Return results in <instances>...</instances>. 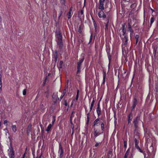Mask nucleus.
<instances>
[{
	"label": "nucleus",
	"mask_w": 158,
	"mask_h": 158,
	"mask_svg": "<svg viewBox=\"0 0 158 158\" xmlns=\"http://www.w3.org/2000/svg\"><path fill=\"white\" fill-rule=\"evenodd\" d=\"M100 119H101L100 118H97L94 121L96 122H99L100 121Z\"/></svg>",
	"instance_id": "864d4df0"
},
{
	"label": "nucleus",
	"mask_w": 158,
	"mask_h": 158,
	"mask_svg": "<svg viewBox=\"0 0 158 158\" xmlns=\"http://www.w3.org/2000/svg\"><path fill=\"white\" fill-rule=\"evenodd\" d=\"M70 123H71V125L73 124V123L72 122V121L71 118V119H70Z\"/></svg>",
	"instance_id": "69168bd1"
},
{
	"label": "nucleus",
	"mask_w": 158,
	"mask_h": 158,
	"mask_svg": "<svg viewBox=\"0 0 158 158\" xmlns=\"http://www.w3.org/2000/svg\"><path fill=\"white\" fill-rule=\"evenodd\" d=\"M94 102H95V100H94V98H93V101H92V102H91V104L90 111H91V110H92V109H93V107L94 106Z\"/></svg>",
	"instance_id": "5701e85b"
},
{
	"label": "nucleus",
	"mask_w": 158,
	"mask_h": 158,
	"mask_svg": "<svg viewBox=\"0 0 158 158\" xmlns=\"http://www.w3.org/2000/svg\"><path fill=\"white\" fill-rule=\"evenodd\" d=\"M26 153V152H25V153H24V154L23 155L22 158H25V154Z\"/></svg>",
	"instance_id": "680f3d73"
},
{
	"label": "nucleus",
	"mask_w": 158,
	"mask_h": 158,
	"mask_svg": "<svg viewBox=\"0 0 158 158\" xmlns=\"http://www.w3.org/2000/svg\"><path fill=\"white\" fill-rule=\"evenodd\" d=\"M133 158V155L132 154H131V155L129 158Z\"/></svg>",
	"instance_id": "13d9d810"
},
{
	"label": "nucleus",
	"mask_w": 158,
	"mask_h": 158,
	"mask_svg": "<svg viewBox=\"0 0 158 158\" xmlns=\"http://www.w3.org/2000/svg\"><path fill=\"white\" fill-rule=\"evenodd\" d=\"M132 115L131 113H130L128 116V124H129L130 123H131L132 119V117L131 118V116Z\"/></svg>",
	"instance_id": "aec40b11"
},
{
	"label": "nucleus",
	"mask_w": 158,
	"mask_h": 158,
	"mask_svg": "<svg viewBox=\"0 0 158 158\" xmlns=\"http://www.w3.org/2000/svg\"><path fill=\"white\" fill-rule=\"evenodd\" d=\"M63 104L64 105L66 106H67V102L66 100H64Z\"/></svg>",
	"instance_id": "a19ab883"
},
{
	"label": "nucleus",
	"mask_w": 158,
	"mask_h": 158,
	"mask_svg": "<svg viewBox=\"0 0 158 158\" xmlns=\"http://www.w3.org/2000/svg\"><path fill=\"white\" fill-rule=\"evenodd\" d=\"M93 23L95 28L96 29V28L97 27V24L94 20L93 21Z\"/></svg>",
	"instance_id": "a18cd8bd"
},
{
	"label": "nucleus",
	"mask_w": 158,
	"mask_h": 158,
	"mask_svg": "<svg viewBox=\"0 0 158 158\" xmlns=\"http://www.w3.org/2000/svg\"><path fill=\"white\" fill-rule=\"evenodd\" d=\"M140 152L143 153L144 156L145 157L146 155V154L145 153V152L144 151H142L139 148V146H137V147H135Z\"/></svg>",
	"instance_id": "f3484780"
},
{
	"label": "nucleus",
	"mask_w": 158,
	"mask_h": 158,
	"mask_svg": "<svg viewBox=\"0 0 158 158\" xmlns=\"http://www.w3.org/2000/svg\"><path fill=\"white\" fill-rule=\"evenodd\" d=\"M72 10H73V7L71 6L69 9V12H70L71 13V12L72 11Z\"/></svg>",
	"instance_id": "4d7b16f0"
},
{
	"label": "nucleus",
	"mask_w": 158,
	"mask_h": 158,
	"mask_svg": "<svg viewBox=\"0 0 158 158\" xmlns=\"http://www.w3.org/2000/svg\"><path fill=\"white\" fill-rule=\"evenodd\" d=\"M52 117H53V118H52V125H53L55 123V121L56 116L53 115Z\"/></svg>",
	"instance_id": "c9c22d12"
},
{
	"label": "nucleus",
	"mask_w": 158,
	"mask_h": 158,
	"mask_svg": "<svg viewBox=\"0 0 158 158\" xmlns=\"http://www.w3.org/2000/svg\"><path fill=\"white\" fill-rule=\"evenodd\" d=\"M63 61L60 60V63L59 64V65L58 67L59 69L60 70V69H61L62 68V65L63 64Z\"/></svg>",
	"instance_id": "393cba45"
},
{
	"label": "nucleus",
	"mask_w": 158,
	"mask_h": 158,
	"mask_svg": "<svg viewBox=\"0 0 158 158\" xmlns=\"http://www.w3.org/2000/svg\"><path fill=\"white\" fill-rule=\"evenodd\" d=\"M89 120V114H87V123H88Z\"/></svg>",
	"instance_id": "de8ad7c7"
},
{
	"label": "nucleus",
	"mask_w": 158,
	"mask_h": 158,
	"mask_svg": "<svg viewBox=\"0 0 158 158\" xmlns=\"http://www.w3.org/2000/svg\"><path fill=\"white\" fill-rule=\"evenodd\" d=\"M66 92V89L65 88L63 90V95L64 96Z\"/></svg>",
	"instance_id": "37998d69"
},
{
	"label": "nucleus",
	"mask_w": 158,
	"mask_h": 158,
	"mask_svg": "<svg viewBox=\"0 0 158 158\" xmlns=\"http://www.w3.org/2000/svg\"><path fill=\"white\" fill-rule=\"evenodd\" d=\"M108 23H106V24L105 27H106V28H107L108 27Z\"/></svg>",
	"instance_id": "338daca9"
},
{
	"label": "nucleus",
	"mask_w": 158,
	"mask_h": 158,
	"mask_svg": "<svg viewBox=\"0 0 158 158\" xmlns=\"http://www.w3.org/2000/svg\"><path fill=\"white\" fill-rule=\"evenodd\" d=\"M129 149H128L127 150V152L125 153V156H124V158H127V156H128V155L129 154Z\"/></svg>",
	"instance_id": "7c9ffc66"
},
{
	"label": "nucleus",
	"mask_w": 158,
	"mask_h": 158,
	"mask_svg": "<svg viewBox=\"0 0 158 158\" xmlns=\"http://www.w3.org/2000/svg\"><path fill=\"white\" fill-rule=\"evenodd\" d=\"M52 126V124H50L48 126L47 129H46V131H47L48 132L50 131L51 128Z\"/></svg>",
	"instance_id": "cd10ccee"
},
{
	"label": "nucleus",
	"mask_w": 158,
	"mask_h": 158,
	"mask_svg": "<svg viewBox=\"0 0 158 158\" xmlns=\"http://www.w3.org/2000/svg\"><path fill=\"white\" fill-rule=\"evenodd\" d=\"M78 31L80 33H81V27L80 26L79 27Z\"/></svg>",
	"instance_id": "603ef678"
},
{
	"label": "nucleus",
	"mask_w": 158,
	"mask_h": 158,
	"mask_svg": "<svg viewBox=\"0 0 158 158\" xmlns=\"http://www.w3.org/2000/svg\"><path fill=\"white\" fill-rule=\"evenodd\" d=\"M46 79H45V80L43 82V84L44 85L45 84L46 82Z\"/></svg>",
	"instance_id": "052dcab7"
},
{
	"label": "nucleus",
	"mask_w": 158,
	"mask_h": 158,
	"mask_svg": "<svg viewBox=\"0 0 158 158\" xmlns=\"http://www.w3.org/2000/svg\"><path fill=\"white\" fill-rule=\"evenodd\" d=\"M125 23L122 25V27L119 30L120 31L121 30H122V31L126 30V29H125Z\"/></svg>",
	"instance_id": "4be33fe9"
},
{
	"label": "nucleus",
	"mask_w": 158,
	"mask_h": 158,
	"mask_svg": "<svg viewBox=\"0 0 158 158\" xmlns=\"http://www.w3.org/2000/svg\"><path fill=\"white\" fill-rule=\"evenodd\" d=\"M92 35L91 34L90 36V38L89 39V44H90L91 43L92 44L94 43V41H93L92 42Z\"/></svg>",
	"instance_id": "e433bc0d"
},
{
	"label": "nucleus",
	"mask_w": 158,
	"mask_h": 158,
	"mask_svg": "<svg viewBox=\"0 0 158 158\" xmlns=\"http://www.w3.org/2000/svg\"><path fill=\"white\" fill-rule=\"evenodd\" d=\"M55 34L56 37V38L57 44L58 46L60 51H61L63 48V43L62 34L59 29L58 28L56 30Z\"/></svg>",
	"instance_id": "f257e3e1"
},
{
	"label": "nucleus",
	"mask_w": 158,
	"mask_h": 158,
	"mask_svg": "<svg viewBox=\"0 0 158 158\" xmlns=\"http://www.w3.org/2000/svg\"><path fill=\"white\" fill-rule=\"evenodd\" d=\"M83 11H84V10L83 9H81V11H80V14L79 13V15H80V14L81 15L80 16V17H82V16H81V15H83V17H84V15H83V14H84V13H83Z\"/></svg>",
	"instance_id": "f704fd0d"
},
{
	"label": "nucleus",
	"mask_w": 158,
	"mask_h": 158,
	"mask_svg": "<svg viewBox=\"0 0 158 158\" xmlns=\"http://www.w3.org/2000/svg\"><path fill=\"white\" fill-rule=\"evenodd\" d=\"M78 98H79V95L77 94L76 96V99L77 100H78Z\"/></svg>",
	"instance_id": "6e6d98bb"
},
{
	"label": "nucleus",
	"mask_w": 158,
	"mask_h": 158,
	"mask_svg": "<svg viewBox=\"0 0 158 158\" xmlns=\"http://www.w3.org/2000/svg\"><path fill=\"white\" fill-rule=\"evenodd\" d=\"M127 141H126V140H124V148H125V149H126L127 148Z\"/></svg>",
	"instance_id": "58836bf2"
},
{
	"label": "nucleus",
	"mask_w": 158,
	"mask_h": 158,
	"mask_svg": "<svg viewBox=\"0 0 158 158\" xmlns=\"http://www.w3.org/2000/svg\"><path fill=\"white\" fill-rule=\"evenodd\" d=\"M94 137L95 138L97 136L100 135V134H102V133H100V129H99L97 128L96 129L94 127Z\"/></svg>",
	"instance_id": "0eeeda50"
},
{
	"label": "nucleus",
	"mask_w": 158,
	"mask_h": 158,
	"mask_svg": "<svg viewBox=\"0 0 158 158\" xmlns=\"http://www.w3.org/2000/svg\"><path fill=\"white\" fill-rule=\"evenodd\" d=\"M54 61H55V64L56 63V62L57 59L58 58V52L56 50H55L54 51Z\"/></svg>",
	"instance_id": "ddd939ff"
},
{
	"label": "nucleus",
	"mask_w": 158,
	"mask_h": 158,
	"mask_svg": "<svg viewBox=\"0 0 158 158\" xmlns=\"http://www.w3.org/2000/svg\"><path fill=\"white\" fill-rule=\"evenodd\" d=\"M138 101L137 99L135 97L132 101V106L131 108V111H132L134 110L136 107V106L138 104Z\"/></svg>",
	"instance_id": "20e7f679"
},
{
	"label": "nucleus",
	"mask_w": 158,
	"mask_h": 158,
	"mask_svg": "<svg viewBox=\"0 0 158 158\" xmlns=\"http://www.w3.org/2000/svg\"><path fill=\"white\" fill-rule=\"evenodd\" d=\"M52 98H53V101L54 103H56V102L58 96L57 94L54 93L52 95Z\"/></svg>",
	"instance_id": "9b49d317"
},
{
	"label": "nucleus",
	"mask_w": 158,
	"mask_h": 158,
	"mask_svg": "<svg viewBox=\"0 0 158 158\" xmlns=\"http://www.w3.org/2000/svg\"><path fill=\"white\" fill-rule=\"evenodd\" d=\"M97 108H100L99 102L98 104Z\"/></svg>",
	"instance_id": "0e129e2a"
},
{
	"label": "nucleus",
	"mask_w": 158,
	"mask_h": 158,
	"mask_svg": "<svg viewBox=\"0 0 158 158\" xmlns=\"http://www.w3.org/2000/svg\"><path fill=\"white\" fill-rule=\"evenodd\" d=\"M96 111L98 117L101 114V110L100 108H97Z\"/></svg>",
	"instance_id": "dca6fc26"
},
{
	"label": "nucleus",
	"mask_w": 158,
	"mask_h": 158,
	"mask_svg": "<svg viewBox=\"0 0 158 158\" xmlns=\"http://www.w3.org/2000/svg\"><path fill=\"white\" fill-rule=\"evenodd\" d=\"M79 91L78 89H77V94H78L79 95Z\"/></svg>",
	"instance_id": "774afa93"
},
{
	"label": "nucleus",
	"mask_w": 158,
	"mask_h": 158,
	"mask_svg": "<svg viewBox=\"0 0 158 158\" xmlns=\"http://www.w3.org/2000/svg\"><path fill=\"white\" fill-rule=\"evenodd\" d=\"M75 112L74 111H72V114H71V118H72V117H73V116H74L73 114L75 113Z\"/></svg>",
	"instance_id": "49530a36"
},
{
	"label": "nucleus",
	"mask_w": 158,
	"mask_h": 158,
	"mask_svg": "<svg viewBox=\"0 0 158 158\" xmlns=\"http://www.w3.org/2000/svg\"><path fill=\"white\" fill-rule=\"evenodd\" d=\"M134 140L135 142V147H136L138 146V144L139 143V141H138L136 138H135L134 139Z\"/></svg>",
	"instance_id": "c756f323"
},
{
	"label": "nucleus",
	"mask_w": 158,
	"mask_h": 158,
	"mask_svg": "<svg viewBox=\"0 0 158 158\" xmlns=\"http://www.w3.org/2000/svg\"><path fill=\"white\" fill-rule=\"evenodd\" d=\"M31 130V125H29L27 127V132H30Z\"/></svg>",
	"instance_id": "b1692460"
},
{
	"label": "nucleus",
	"mask_w": 158,
	"mask_h": 158,
	"mask_svg": "<svg viewBox=\"0 0 158 158\" xmlns=\"http://www.w3.org/2000/svg\"><path fill=\"white\" fill-rule=\"evenodd\" d=\"M100 124V123H99V122H94V123H93V126L94 127L95 126H98L99 124Z\"/></svg>",
	"instance_id": "c85d7f7f"
},
{
	"label": "nucleus",
	"mask_w": 158,
	"mask_h": 158,
	"mask_svg": "<svg viewBox=\"0 0 158 158\" xmlns=\"http://www.w3.org/2000/svg\"><path fill=\"white\" fill-rule=\"evenodd\" d=\"M62 9H61L60 12L59 14V18H60V16H61V15L62 14Z\"/></svg>",
	"instance_id": "09e8293b"
},
{
	"label": "nucleus",
	"mask_w": 158,
	"mask_h": 158,
	"mask_svg": "<svg viewBox=\"0 0 158 158\" xmlns=\"http://www.w3.org/2000/svg\"><path fill=\"white\" fill-rule=\"evenodd\" d=\"M99 145V143H97L95 145V146L96 147L98 146Z\"/></svg>",
	"instance_id": "e2e57ef3"
},
{
	"label": "nucleus",
	"mask_w": 158,
	"mask_h": 158,
	"mask_svg": "<svg viewBox=\"0 0 158 158\" xmlns=\"http://www.w3.org/2000/svg\"><path fill=\"white\" fill-rule=\"evenodd\" d=\"M59 153H60L59 158H62L63 156L64 151L61 143H60L59 144Z\"/></svg>",
	"instance_id": "423d86ee"
},
{
	"label": "nucleus",
	"mask_w": 158,
	"mask_h": 158,
	"mask_svg": "<svg viewBox=\"0 0 158 158\" xmlns=\"http://www.w3.org/2000/svg\"><path fill=\"white\" fill-rule=\"evenodd\" d=\"M84 57H83L81 59L77 62V74L80 73L81 72V66L82 65V64L84 60Z\"/></svg>",
	"instance_id": "f03ea898"
},
{
	"label": "nucleus",
	"mask_w": 158,
	"mask_h": 158,
	"mask_svg": "<svg viewBox=\"0 0 158 158\" xmlns=\"http://www.w3.org/2000/svg\"><path fill=\"white\" fill-rule=\"evenodd\" d=\"M65 0H60V2L61 4L62 5H63L64 6H65Z\"/></svg>",
	"instance_id": "2f4dec72"
},
{
	"label": "nucleus",
	"mask_w": 158,
	"mask_h": 158,
	"mask_svg": "<svg viewBox=\"0 0 158 158\" xmlns=\"http://www.w3.org/2000/svg\"><path fill=\"white\" fill-rule=\"evenodd\" d=\"M120 36L122 40L123 44L125 45H127L128 44V36H125L123 37L121 36V34H120Z\"/></svg>",
	"instance_id": "39448f33"
},
{
	"label": "nucleus",
	"mask_w": 158,
	"mask_h": 158,
	"mask_svg": "<svg viewBox=\"0 0 158 158\" xmlns=\"http://www.w3.org/2000/svg\"><path fill=\"white\" fill-rule=\"evenodd\" d=\"M98 15L99 17L100 18H105L106 17V15L104 13V11L102 10L99 11Z\"/></svg>",
	"instance_id": "9d476101"
},
{
	"label": "nucleus",
	"mask_w": 158,
	"mask_h": 158,
	"mask_svg": "<svg viewBox=\"0 0 158 158\" xmlns=\"http://www.w3.org/2000/svg\"><path fill=\"white\" fill-rule=\"evenodd\" d=\"M155 19L153 17H152L151 18V19H150V25H151L152 24V23L154 22Z\"/></svg>",
	"instance_id": "72a5a7b5"
},
{
	"label": "nucleus",
	"mask_w": 158,
	"mask_h": 158,
	"mask_svg": "<svg viewBox=\"0 0 158 158\" xmlns=\"http://www.w3.org/2000/svg\"><path fill=\"white\" fill-rule=\"evenodd\" d=\"M136 130L135 131V132H134V135H137L138 136L139 135V133H138L137 132L136 133Z\"/></svg>",
	"instance_id": "3c124183"
},
{
	"label": "nucleus",
	"mask_w": 158,
	"mask_h": 158,
	"mask_svg": "<svg viewBox=\"0 0 158 158\" xmlns=\"http://www.w3.org/2000/svg\"><path fill=\"white\" fill-rule=\"evenodd\" d=\"M105 0H99V8L101 10H104V3Z\"/></svg>",
	"instance_id": "6e6552de"
},
{
	"label": "nucleus",
	"mask_w": 158,
	"mask_h": 158,
	"mask_svg": "<svg viewBox=\"0 0 158 158\" xmlns=\"http://www.w3.org/2000/svg\"><path fill=\"white\" fill-rule=\"evenodd\" d=\"M107 55H108V59H109V64H110V61L111 59V56L110 54V53H108Z\"/></svg>",
	"instance_id": "a878e982"
},
{
	"label": "nucleus",
	"mask_w": 158,
	"mask_h": 158,
	"mask_svg": "<svg viewBox=\"0 0 158 158\" xmlns=\"http://www.w3.org/2000/svg\"><path fill=\"white\" fill-rule=\"evenodd\" d=\"M157 51V48L154 47L153 50V54L154 55V56H155L156 54V52Z\"/></svg>",
	"instance_id": "4c0bfd02"
},
{
	"label": "nucleus",
	"mask_w": 158,
	"mask_h": 158,
	"mask_svg": "<svg viewBox=\"0 0 158 158\" xmlns=\"http://www.w3.org/2000/svg\"><path fill=\"white\" fill-rule=\"evenodd\" d=\"M128 29L130 33H133L134 31L132 28V26L129 23H128Z\"/></svg>",
	"instance_id": "2eb2a0df"
},
{
	"label": "nucleus",
	"mask_w": 158,
	"mask_h": 158,
	"mask_svg": "<svg viewBox=\"0 0 158 158\" xmlns=\"http://www.w3.org/2000/svg\"><path fill=\"white\" fill-rule=\"evenodd\" d=\"M26 89H25L23 91V94L24 95H26Z\"/></svg>",
	"instance_id": "79ce46f5"
},
{
	"label": "nucleus",
	"mask_w": 158,
	"mask_h": 158,
	"mask_svg": "<svg viewBox=\"0 0 158 158\" xmlns=\"http://www.w3.org/2000/svg\"><path fill=\"white\" fill-rule=\"evenodd\" d=\"M71 128H72V130H74V126L73 124H71Z\"/></svg>",
	"instance_id": "5fc2aeb1"
},
{
	"label": "nucleus",
	"mask_w": 158,
	"mask_h": 158,
	"mask_svg": "<svg viewBox=\"0 0 158 158\" xmlns=\"http://www.w3.org/2000/svg\"><path fill=\"white\" fill-rule=\"evenodd\" d=\"M155 90L156 95L158 96V86L156 85L155 87Z\"/></svg>",
	"instance_id": "473e14b6"
},
{
	"label": "nucleus",
	"mask_w": 158,
	"mask_h": 158,
	"mask_svg": "<svg viewBox=\"0 0 158 158\" xmlns=\"http://www.w3.org/2000/svg\"><path fill=\"white\" fill-rule=\"evenodd\" d=\"M113 156L112 150H110L107 155V158H113Z\"/></svg>",
	"instance_id": "f8f14e48"
},
{
	"label": "nucleus",
	"mask_w": 158,
	"mask_h": 158,
	"mask_svg": "<svg viewBox=\"0 0 158 158\" xmlns=\"http://www.w3.org/2000/svg\"><path fill=\"white\" fill-rule=\"evenodd\" d=\"M135 45H136L139 41V35H136L135 36Z\"/></svg>",
	"instance_id": "412c9836"
},
{
	"label": "nucleus",
	"mask_w": 158,
	"mask_h": 158,
	"mask_svg": "<svg viewBox=\"0 0 158 158\" xmlns=\"http://www.w3.org/2000/svg\"><path fill=\"white\" fill-rule=\"evenodd\" d=\"M10 148L13 147L12 145V141L11 140V139H10Z\"/></svg>",
	"instance_id": "c03bdc74"
},
{
	"label": "nucleus",
	"mask_w": 158,
	"mask_h": 158,
	"mask_svg": "<svg viewBox=\"0 0 158 158\" xmlns=\"http://www.w3.org/2000/svg\"><path fill=\"white\" fill-rule=\"evenodd\" d=\"M122 33H120V34H121V36H127V33H126V30L123 31H122Z\"/></svg>",
	"instance_id": "bb28decb"
},
{
	"label": "nucleus",
	"mask_w": 158,
	"mask_h": 158,
	"mask_svg": "<svg viewBox=\"0 0 158 158\" xmlns=\"http://www.w3.org/2000/svg\"><path fill=\"white\" fill-rule=\"evenodd\" d=\"M101 131H102V133H103V131H104V129L105 128V124L103 122H102L101 124Z\"/></svg>",
	"instance_id": "a211bd4d"
},
{
	"label": "nucleus",
	"mask_w": 158,
	"mask_h": 158,
	"mask_svg": "<svg viewBox=\"0 0 158 158\" xmlns=\"http://www.w3.org/2000/svg\"><path fill=\"white\" fill-rule=\"evenodd\" d=\"M11 129L15 133L17 131V127L16 125H12Z\"/></svg>",
	"instance_id": "6ab92c4d"
},
{
	"label": "nucleus",
	"mask_w": 158,
	"mask_h": 158,
	"mask_svg": "<svg viewBox=\"0 0 158 158\" xmlns=\"http://www.w3.org/2000/svg\"><path fill=\"white\" fill-rule=\"evenodd\" d=\"M141 112L140 113L138 114L137 116L135 118L134 120L133 121V123H134V127L135 128V131L137 130V128L138 127V123L139 121L140 120V116Z\"/></svg>",
	"instance_id": "7ed1b4c3"
},
{
	"label": "nucleus",
	"mask_w": 158,
	"mask_h": 158,
	"mask_svg": "<svg viewBox=\"0 0 158 158\" xmlns=\"http://www.w3.org/2000/svg\"><path fill=\"white\" fill-rule=\"evenodd\" d=\"M106 76V72L105 71L103 70V82L102 83V84L104 85L105 84Z\"/></svg>",
	"instance_id": "4468645a"
},
{
	"label": "nucleus",
	"mask_w": 158,
	"mask_h": 158,
	"mask_svg": "<svg viewBox=\"0 0 158 158\" xmlns=\"http://www.w3.org/2000/svg\"><path fill=\"white\" fill-rule=\"evenodd\" d=\"M10 152L9 154H10V158H14L15 156V152L14 151L13 147L10 148Z\"/></svg>",
	"instance_id": "1a4fd4ad"
},
{
	"label": "nucleus",
	"mask_w": 158,
	"mask_h": 158,
	"mask_svg": "<svg viewBox=\"0 0 158 158\" xmlns=\"http://www.w3.org/2000/svg\"><path fill=\"white\" fill-rule=\"evenodd\" d=\"M7 122H8V121H7V120H4V124H6V123H7Z\"/></svg>",
	"instance_id": "bf43d9fd"
},
{
	"label": "nucleus",
	"mask_w": 158,
	"mask_h": 158,
	"mask_svg": "<svg viewBox=\"0 0 158 158\" xmlns=\"http://www.w3.org/2000/svg\"><path fill=\"white\" fill-rule=\"evenodd\" d=\"M71 13L69 12L67 14V15L68 16V18L69 19H70L71 17Z\"/></svg>",
	"instance_id": "ea45409f"
},
{
	"label": "nucleus",
	"mask_w": 158,
	"mask_h": 158,
	"mask_svg": "<svg viewBox=\"0 0 158 158\" xmlns=\"http://www.w3.org/2000/svg\"><path fill=\"white\" fill-rule=\"evenodd\" d=\"M64 96V95L62 94V95L61 96L60 98H58V99L60 101H61Z\"/></svg>",
	"instance_id": "8fccbe9b"
}]
</instances>
